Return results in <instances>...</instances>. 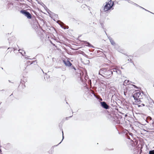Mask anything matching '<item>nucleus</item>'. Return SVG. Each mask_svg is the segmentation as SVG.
<instances>
[{"instance_id":"obj_1","label":"nucleus","mask_w":154,"mask_h":154,"mask_svg":"<svg viewBox=\"0 0 154 154\" xmlns=\"http://www.w3.org/2000/svg\"><path fill=\"white\" fill-rule=\"evenodd\" d=\"M132 96L135 100L134 102H133V104L137 105L139 107L144 106L145 105L148 107L146 103L149 101V99L143 92H141L139 90H135L132 94Z\"/></svg>"},{"instance_id":"obj_2","label":"nucleus","mask_w":154,"mask_h":154,"mask_svg":"<svg viewBox=\"0 0 154 154\" xmlns=\"http://www.w3.org/2000/svg\"><path fill=\"white\" fill-rule=\"evenodd\" d=\"M112 69L108 68H101L99 71V75L106 78H109L113 75Z\"/></svg>"},{"instance_id":"obj_3","label":"nucleus","mask_w":154,"mask_h":154,"mask_svg":"<svg viewBox=\"0 0 154 154\" xmlns=\"http://www.w3.org/2000/svg\"><path fill=\"white\" fill-rule=\"evenodd\" d=\"M107 118L109 120L114 122L118 124L120 123V119L122 118L121 116L113 113L109 114L108 115Z\"/></svg>"},{"instance_id":"obj_4","label":"nucleus","mask_w":154,"mask_h":154,"mask_svg":"<svg viewBox=\"0 0 154 154\" xmlns=\"http://www.w3.org/2000/svg\"><path fill=\"white\" fill-rule=\"evenodd\" d=\"M114 5V2L112 0H110L108 2H106V5L103 7V10L105 12L107 13L110 10L114 9L113 6Z\"/></svg>"},{"instance_id":"obj_5","label":"nucleus","mask_w":154,"mask_h":154,"mask_svg":"<svg viewBox=\"0 0 154 154\" xmlns=\"http://www.w3.org/2000/svg\"><path fill=\"white\" fill-rule=\"evenodd\" d=\"M33 23L32 25V27L36 31L37 29H38V28L40 26L39 24L38 23V20H36L35 18H34L33 19Z\"/></svg>"},{"instance_id":"obj_6","label":"nucleus","mask_w":154,"mask_h":154,"mask_svg":"<svg viewBox=\"0 0 154 154\" xmlns=\"http://www.w3.org/2000/svg\"><path fill=\"white\" fill-rule=\"evenodd\" d=\"M100 105L102 108L106 109H109L110 108V106L105 101L100 102Z\"/></svg>"},{"instance_id":"obj_7","label":"nucleus","mask_w":154,"mask_h":154,"mask_svg":"<svg viewBox=\"0 0 154 154\" xmlns=\"http://www.w3.org/2000/svg\"><path fill=\"white\" fill-rule=\"evenodd\" d=\"M8 41L9 45H12L15 40V37L14 36H12L9 38L8 39Z\"/></svg>"},{"instance_id":"obj_8","label":"nucleus","mask_w":154,"mask_h":154,"mask_svg":"<svg viewBox=\"0 0 154 154\" xmlns=\"http://www.w3.org/2000/svg\"><path fill=\"white\" fill-rule=\"evenodd\" d=\"M112 69L113 75H116L117 74H121V71L119 69Z\"/></svg>"},{"instance_id":"obj_9","label":"nucleus","mask_w":154,"mask_h":154,"mask_svg":"<svg viewBox=\"0 0 154 154\" xmlns=\"http://www.w3.org/2000/svg\"><path fill=\"white\" fill-rule=\"evenodd\" d=\"M63 62L66 66L69 67V66H72V63H71L69 60H63Z\"/></svg>"},{"instance_id":"obj_10","label":"nucleus","mask_w":154,"mask_h":154,"mask_svg":"<svg viewBox=\"0 0 154 154\" xmlns=\"http://www.w3.org/2000/svg\"><path fill=\"white\" fill-rule=\"evenodd\" d=\"M107 37L108 38L111 44L113 46H115L116 45V43L112 38L110 36H107Z\"/></svg>"},{"instance_id":"obj_11","label":"nucleus","mask_w":154,"mask_h":154,"mask_svg":"<svg viewBox=\"0 0 154 154\" xmlns=\"http://www.w3.org/2000/svg\"><path fill=\"white\" fill-rule=\"evenodd\" d=\"M82 41L83 42L84 44H85V45L86 46H88L89 47H91L93 48H94V46H93L92 45H91L89 42H87L86 41Z\"/></svg>"},{"instance_id":"obj_12","label":"nucleus","mask_w":154,"mask_h":154,"mask_svg":"<svg viewBox=\"0 0 154 154\" xmlns=\"http://www.w3.org/2000/svg\"><path fill=\"white\" fill-rule=\"evenodd\" d=\"M25 16L28 19H31L32 17V16L30 13L27 11L26 14H25Z\"/></svg>"},{"instance_id":"obj_13","label":"nucleus","mask_w":154,"mask_h":154,"mask_svg":"<svg viewBox=\"0 0 154 154\" xmlns=\"http://www.w3.org/2000/svg\"><path fill=\"white\" fill-rule=\"evenodd\" d=\"M128 139L130 140V145H131L132 146H135V143L134 142V141L131 139L129 137H128Z\"/></svg>"},{"instance_id":"obj_14","label":"nucleus","mask_w":154,"mask_h":154,"mask_svg":"<svg viewBox=\"0 0 154 154\" xmlns=\"http://www.w3.org/2000/svg\"><path fill=\"white\" fill-rule=\"evenodd\" d=\"M19 52L20 53L22 56H24L25 54H26V52L25 51L22 50L21 49H19L18 50Z\"/></svg>"},{"instance_id":"obj_15","label":"nucleus","mask_w":154,"mask_h":154,"mask_svg":"<svg viewBox=\"0 0 154 154\" xmlns=\"http://www.w3.org/2000/svg\"><path fill=\"white\" fill-rule=\"evenodd\" d=\"M61 130H62V140H61V142L59 143L57 145H55L54 146L55 147L57 146L59 144H60L62 142V141H63V139L64 138V135H63V129L62 128H61Z\"/></svg>"},{"instance_id":"obj_16","label":"nucleus","mask_w":154,"mask_h":154,"mask_svg":"<svg viewBox=\"0 0 154 154\" xmlns=\"http://www.w3.org/2000/svg\"><path fill=\"white\" fill-rule=\"evenodd\" d=\"M27 12V11L23 9L21 10L20 11V13L22 14H23L24 16Z\"/></svg>"},{"instance_id":"obj_17","label":"nucleus","mask_w":154,"mask_h":154,"mask_svg":"<svg viewBox=\"0 0 154 154\" xmlns=\"http://www.w3.org/2000/svg\"><path fill=\"white\" fill-rule=\"evenodd\" d=\"M14 49V51L15 49V48L13 47H9L8 48V49L7 50V51H8V52L9 51H10L11 52L13 51V50Z\"/></svg>"},{"instance_id":"obj_18","label":"nucleus","mask_w":154,"mask_h":154,"mask_svg":"<svg viewBox=\"0 0 154 154\" xmlns=\"http://www.w3.org/2000/svg\"><path fill=\"white\" fill-rule=\"evenodd\" d=\"M69 69H74V70H76V69L75 68V67L74 66H73L72 65V66H69Z\"/></svg>"},{"instance_id":"obj_19","label":"nucleus","mask_w":154,"mask_h":154,"mask_svg":"<svg viewBox=\"0 0 154 154\" xmlns=\"http://www.w3.org/2000/svg\"><path fill=\"white\" fill-rule=\"evenodd\" d=\"M43 7H44V9L46 11L47 13H48V14H49V13L48 12V11H47V10L49 11L50 12H51V11H50V10L46 7V6L45 5V6H44Z\"/></svg>"},{"instance_id":"obj_20","label":"nucleus","mask_w":154,"mask_h":154,"mask_svg":"<svg viewBox=\"0 0 154 154\" xmlns=\"http://www.w3.org/2000/svg\"><path fill=\"white\" fill-rule=\"evenodd\" d=\"M22 6V7H24L26 8H28L29 7L25 3L23 4Z\"/></svg>"},{"instance_id":"obj_21","label":"nucleus","mask_w":154,"mask_h":154,"mask_svg":"<svg viewBox=\"0 0 154 154\" xmlns=\"http://www.w3.org/2000/svg\"><path fill=\"white\" fill-rule=\"evenodd\" d=\"M149 154H154V150H150L149 151Z\"/></svg>"},{"instance_id":"obj_22","label":"nucleus","mask_w":154,"mask_h":154,"mask_svg":"<svg viewBox=\"0 0 154 154\" xmlns=\"http://www.w3.org/2000/svg\"><path fill=\"white\" fill-rule=\"evenodd\" d=\"M33 63H34V64H35V63H37V60H35L34 61H32V62L30 63V64H32Z\"/></svg>"},{"instance_id":"obj_23","label":"nucleus","mask_w":154,"mask_h":154,"mask_svg":"<svg viewBox=\"0 0 154 154\" xmlns=\"http://www.w3.org/2000/svg\"><path fill=\"white\" fill-rule=\"evenodd\" d=\"M38 19L42 21L44 24H45V22L44 20L41 17H39Z\"/></svg>"},{"instance_id":"obj_24","label":"nucleus","mask_w":154,"mask_h":154,"mask_svg":"<svg viewBox=\"0 0 154 154\" xmlns=\"http://www.w3.org/2000/svg\"><path fill=\"white\" fill-rule=\"evenodd\" d=\"M100 24L102 28L103 29H105L104 28V25L102 23H100Z\"/></svg>"},{"instance_id":"obj_25","label":"nucleus","mask_w":154,"mask_h":154,"mask_svg":"<svg viewBox=\"0 0 154 154\" xmlns=\"http://www.w3.org/2000/svg\"><path fill=\"white\" fill-rule=\"evenodd\" d=\"M128 3H131V4H133L134 2L130 0H126Z\"/></svg>"},{"instance_id":"obj_26","label":"nucleus","mask_w":154,"mask_h":154,"mask_svg":"<svg viewBox=\"0 0 154 154\" xmlns=\"http://www.w3.org/2000/svg\"><path fill=\"white\" fill-rule=\"evenodd\" d=\"M53 16L56 18H57L58 17V15L54 13Z\"/></svg>"},{"instance_id":"obj_27","label":"nucleus","mask_w":154,"mask_h":154,"mask_svg":"<svg viewBox=\"0 0 154 154\" xmlns=\"http://www.w3.org/2000/svg\"><path fill=\"white\" fill-rule=\"evenodd\" d=\"M129 81V80H126L124 82V83H125V84H127L128 82Z\"/></svg>"},{"instance_id":"obj_28","label":"nucleus","mask_w":154,"mask_h":154,"mask_svg":"<svg viewBox=\"0 0 154 154\" xmlns=\"http://www.w3.org/2000/svg\"><path fill=\"white\" fill-rule=\"evenodd\" d=\"M86 6H87L86 5H82V6H81V7L82 8H85V7H86Z\"/></svg>"},{"instance_id":"obj_29","label":"nucleus","mask_w":154,"mask_h":154,"mask_svg":"<svg viewBox=\"0 0 154 154\" xmlns=\"http://www.w3.org/2000/svg\"><path fill=\"white\" fill-rule=\"evenodd\" d=\"M13 5V4L11 2H8L7 4V5Z\"/></svg>"},{"instance_id":"obj_30","label":"nucleus","mask_w":154,"mask_h":154,"mask_svg":"<svg viewBox=\"0 0 154 154\" xmlns=\"http://www.w3.org/2000/svg\"><path fill=\"white\" fill-rule=\"evenodd\" d=\"M132 85L136 89H138V88L135 85Z\"/></svg>"},{"instance_id":"obj_31","label":"nucleus","mask_w":154,"mask_h":154,"mask_svg":"<svg viewBox=\"0 0 154 154\" xmlns=\"http://www.w3.org/2000/svg\"><path fill=\"white\" fill-rule=\"evenodd\" d=\"M133 5L136 6L137 7L140 6L139 5H138L137 4H136L135 3H134V2Z\"/></svg>"},{"instance_id":"obj_32","label":"nucleus","mask_w":154,"mask_h":154,"mask_svg":"<svg viewBox=\"0 0 154 154\" xmlns=\"http://www.w3.org/2000/svg\"><path fill=\"white\" fill-rule=\"evenodd\" d=\"M80 80L82 82H83L84 80L82 78V77H81L80 78Z\"/></svg>"},{"instance_id":"obj_33","label":"nucleus","mask_w":154,"mask_h":154,"mask_svg":"<svg viewBox=\"0 0 154 154\" xmlns=\"http://www.w3.org/2000/svg\"><path fill=\"white\" fill-rule=\"evenodd\" d=\"M22 82H23L24 83H25V82L24 81H22V80H21V82H20V85H19V86L20 85H21V84H23V83Z\"/></svg>"},{"instance_id":"obj_34","label":"nucleus","mask_w":154,"mask_h":154,"mask_svg":"<svg viewBox=\"0 0 154 154\" xmlns=\"http://www.w3.org/2000/svg\"><path fill=\"white\" fill-rule=\"evenodd\" d=\"M24 55L26 56H25V57H24L25 59H28V58H27V57H29L28 56H26V55Z\"/></svg>"},{"instance_id":"obj_35","label":"nucleus","mask_w":154,"mask_h":154,"mask_svg":"<svg viewBox=\"0 0 154 154\" xmlns=\"http://www.w3.org/2000/svg\"><path fill=\"white\" fill-rule=\"evenodd\" d=\"M40 4L42 5L43 7H44V6H45V5L42 2H40Z\"/></svg>"},{"instance_id":"obj_36","label":"nucleus","mask_w":154,"mask_h":154,"mask_svg":"<svg viewBox=\"0 0 154 154\" xmlns=\"http://www.w3.org/2000/svg\"><path fill=\"white\" fill-rule=\"evenodd\" d=\"M73 115H72V116H69V117H66V120H68V119L69 118H71L72 117V116Z\"/></svg>"},{"instance_id":"obj_37","label":"nucleus","mask_w":154,"mask_h":154,"mask_svg":"<svg viewBox=\"0 0 154 154\" xmlns=\"http://www.w3.org/2000/svg\"><path fill=\"white\" fill-rule=\"evenodd\" d=\"M98 100H98L99 102H100H100H101V101L103 100L101 98H100V99H99Z\"/></svg>"},{"instance_id":"obj_38","label":"nucleus","mask_w":154,"mask_h":154,"mask_svg":"<svg viewBox=\"0 0 154 154\" xmlns=\"http://www.w3.org/2000/svg\"><path fill=\"white\" fill-rule=\"evenodd\" d=\"M94 94V97H96V98L97 99H99V98H98V97L96 96L95 95V94Z\"/></svg>"},{"instance_id":"obj_39","label":"nucleus","mask_w":154,"mask_h":154,"mask_svg":"<svg viewBox=\"0 0 154 154\" xmlns=\"http://www.w3.org/2000/svg\"><path fill=\"white\" fill-rule=\"evenodd\" d=\"M129 59H130V61L131 62V63H133V64L134 65V63L133 61H132V60H131L130 58H129Z\"/></svg>"},{"instance_id":"obj_40","label":"nucleus","mask_w":154,"mask_h":154,"mask_svg":"<svg viewBox=\"0 0 154 154\" xmlns=\"http://www.w3.org/2000/svg\"><path fill=\"white\" fill-rule=\"evenodd\" d=\"M35 1L37 2L38 4H40V2L38 0H35Z\"/></svg>"},{"instance_id":"obj_41","label":"nucleus","mask_w":154,"mask_h":154,"mask_svg":"<svg viewBox=\"0 0 154 154\" xmlns=\"http://www.w3.org/2000/svg\"><path fill=\"white\" fill-rule=\"evenodd\" d=\"M25 87H26V86L25 85H22V87L23 88H24Z\"/></svg>"},{"instance_id":"obj_42","label":"nucleus","mask_w":154,"mask_h":154,"mask_svg":"<svg viewBox=\"0 0 154 154\" xmlns=\"http://www.w3.org/2000/svg\"><path fill=\"white\" fill-rule=\"evenodd\" d=\"M152 126H153L154 128V122H153L152 123Z\"/></svg>"},{"instance_id":"obj_43","label":"nucleus","mask_w":154,"mask_h":154,"mask_svg":"<svg viewBox=\"0 0 154 154\" xmlns=\"http://www.w3.org/2000/svg\"><path fill=\"white\" fill-rule=\"evenodd\" d=\"M84 78H85V80H87L86 79V78H87V76H86L85 75V77H84Z\"/></svg>"},{"instance_id":"obj_44","label":"nucleus","mask_w":154,"mask_h":154,"mask_svg":"<svg viewBox=\"0 0 154 154\" xmlns=\"http://www.w3.org/2000/svg\"><path fill=\"white\" fill-rule=\"evenodd\" d=\"M50 42L51 43V44L53 45V46H55V45L53 43H52L51 41H50Z\"/></svg>"},{"instance_id":"obj_45","label":"nucleus","mask_w":154,"mask_h":154,"mask_svg":"<svg viewBox=\"0 0 154 154\" xmlns=\"http://www.w3.org/2000/svg\"><path fill=\"white\" fill-rule=\"evenodd\" d=\"M129 135L130 136H131L132 137V136L133 135V134L132 133H130L129 134Z\"/></svg>"},{"instance_id":"obj_46","label":"nucleus","mask_w":154,"mask_h":154,"mask_svg":"<svg viewBox=\"0 0 154 154\" xmlns=\"http://www.w3.org/2000/svg\"><path fill=\"white\" fill-rule=\"evenodd\" d=\"M144 9V10H145L146 11H148V12H150V13H151V12H150V11H148V10H146V9H145V8H144V9Z\"/></svg>"},{"instance_id":"obj_47","label":"nucleus","mask_w":154,"mask_h":154,"mask_svg":"<svg viewBox=\"0 0 154 154\" xmlns=\"http://www.w3.org/2000/svg\"><path fill=\"white\" fill-rule=\"evenodd\" d=\"M138 7H139L140 8H141L142 9H144V8H143V7H142L140 6H138Z\"/></svg>"},{"instance_id":"obj_48","label":"nucleus","mask_w":154,"mask_h":154,"mask_svg":"<svg viewBox=\"0 0 154 154\" xmlns=\"http://www.w3.org/2000/svg\"><path fill=\"white\" fill-rule=\"evenodd\" d=\"M114 104L115 105L116 104H117V103L116 102H114Z\"/></svg>"},{"instance_id":"obj_49","label":"nucleus","mask_w":154,"mask_h":154,"mask_svg":"<svg viewBox=\"0 0 154 154\" xmlns=\"http://www.w3.org/2000/svg\"><path fill=\"white\" fill-rule=\"evenodd\" d=\"M149 98H150V100H151V101H153V100H152V99H151L150 98V97H149Z\"/></svg>"},{"instance_id":"obj_50","label":"nucleus","mask_w":154,"mask_h":154,"mask_svg":"<svg viewBox=\"0 0 154 154\" xmlns=\"http://www.w3.org/2000/svg\"><path fill=\"white\" fill-rule=\"evenodd\" d=\"M8 82H9L12 83H13V82H11V81L10 80H8Z\"/></svg>"},{"instance_id":"obj_51","label":"nucleus","mask_w":154,"mask_h":154,"mask_svg":"<svg viewBox=\"0 0 154 154\" xmlns=\"http://www.w3.org/2000/svg\"><path fill=\"white\" fill-rule=\"evenodd\" d=\"M105 33H106V35L107 36H108L107 35V33H106V31H105Z\"/></svg>"},{"instance_id":"obj_52","label":"nucleus","mask_w":154,"mask_h":154,"mask_svg":"<svg viewBox=\"0 0 154 154\" xmlns=\"http://www.w3.org/2000/svg\"><path fill=\"white\" fill-rule=\"evenodd\" d=\"M2 152V150L0 148V153Z\"/></svg>"},{"instance_id":"obj_53","label":"nucleus","mask_w":154,"mask_h":154,"mask_svg":"<svg viewBox=\"0 0 154 154\" xmlns=\"http://www.w3.org/2000/svg\"><path fill=\"white\" fill-rule=\"evenodd\" d=\"M111 105L112 106H113V104H111Z\"/></svg>"},{"instance_id":"obj_54","label":"nucleus","mask_w":154,"mask_h":154,"mask_svg":"<svg viewBox=\"0 0 154 154\" xmlns=\"http://www.w3.org/2000/svg\"><path fill=\"white\" fill-rule=\"evenodd\" d=\"M71 111H72V114L73 113V111H72V109H71Z\"/></svg>"},{"instance_id":"obj_55","label":"nucleus","mask_w":154,"mask_h":154,"mask_svg":"<svg viewBox=\"0 0 154 154\" xmlns=\"http://www.w3.org/2000/svg\"><path fill=\"white\" fill-rule=\"evenodd\" d=\"M29 62V63H30V61H29L27 62Z\"/></svg>"},{"instance_id":"obj_56","label":"nucleus","mask_w":154,"mask_h":154,"mask_svg":"<svg viewBox=\"0 0 154 154\" xmlns=\"http://www.w3.org/2000/svg\"><path fill=\"white\" fill-rule=\"evenodd\" d=\"M128 61H129V59H128Z\"/></svg>"},{"instance_id":"obj_57","label":"nucleus","mask_w":154,"mask_h":154,"mask_svg":"<svg viewBox=\"0 0 154 154\" xmlns=\"http://www.w3.org/2000/svg\"><path fill=\"white\" fill-rule=\"evenodd\" d=\"M59 127H60V128H60V125H59Z\"/></svg>"},{"instance_id":"obj_58","label":"nucleus","mask_w":154,"mask_h":154,"mask_svg":"<svg viewBox=\"0 0 154 154\" xmlns=\"http://www.w3.org/2000/svg\"><path fill=\"white\" fill-rule=\"evenodd\" d=\"M2 68V69H3V68L2 67V68Z\"/></svg>"},{"instance_id":"obj_59","label":"nucleus","mask_w":154,"mask_h":154,"mask_svg":"<svg viewBox=\"0 0 154 154\" xmlns=\"http://www.w3.org/2000/svg\"><path fill=\"white\" fill-rule=\"evenodd\" d=\"M151 13H152V14H154L153 13H152V12H151Z\"/></svg>"},{"instance_id":"obj_60","label":"nucleus","mask_w":154,"mask_h":154,"mask_svg":"<svg viewBox=\"0 0 154 154\" xmlns=\"http://www.w3.org/2000/svg\"><path fill=\"white\" fill-rule=\"evenodd\" d=\"M47 10V11H48V12L49 13V11H48V10Z\"/></svg>"},{"instance_id":"obj_61","label":"nucleus","mask_w":154,"mask_h":154,"mask_svg":"<svg viewBox=\"0 0 154 154\" xmlns=\"http://www.w3.org/2000/svg\"><path fill=\"white\" fill-rule=\"evenodd\" d=\"M125 55H126L128 56V55L127 54H125Z\"/></svg>"},{"instance_id":"obj_62","label":"nucleus","mask_w":154,"mask_h":154,"mask_svg":"<svg viewBox=\"0 0 154 154\" xmlns=\"http://www.w3.org/2000/svg\"><path fill=\"white\" fill-rule=\"evenodd\" d=\"M152 129H153V130H154V128H152Z\"/></svg>"},{"instance_id":"obj_63","label":"nucleus","mask_w":154,"mask_h":154,"mask_svg":"<svg viewBox=\"0 0 154 154\" xmlns=\"http://www.w3.org/2000/svg\"><path fill=\"white\" fill-rule=\"evenodd\" d=\"M153 87H154V84L153 85Z\"/></svg>"},{"instance_id":"obj_64","label":"nucleus","mask_w":154,"mask_h":154,"mask_svg":"<svg viewBox=\"0 0 154 154\" xmlns=\"http://www.w3.org/2000/svg\"><path fill=\"white\" fill-rule=\"evenodd\" d=\"M66 103L67 104H68L67 102H66Z\"/></svg>"}]
</instances>
